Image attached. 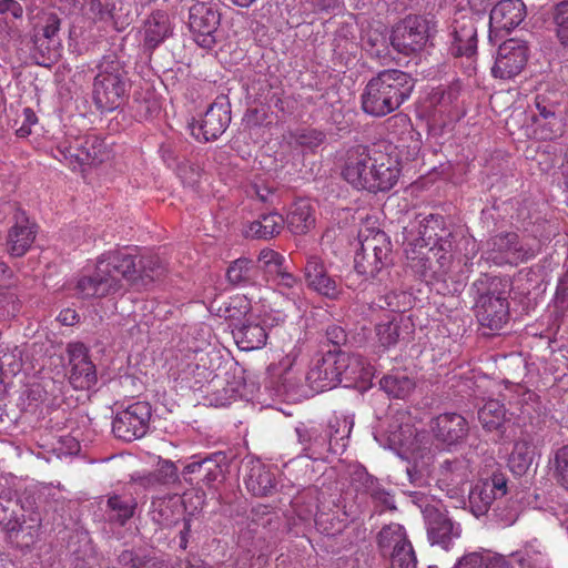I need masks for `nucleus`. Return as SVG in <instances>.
I'll use <instances>...</instances> for the list:
<instances>
[{
    "mask_svg": "<svg viewBox=\"0 0 568 568\" xmlns=\"http://www.w3.org/2000/svg\"><path fill=\"white\" fill-rule=\"evenodd\" d=\"M476 317L481 326L500 329L508 321L509 304L507 297L494 293L483 294L475 305Z\"/></svg>",
    "mask_w": 568,
    "mask_h": 568,
    "instance_id": "nucleus-19",
    "label": "nucleus"
},
{
    "mask_svg": "<svg viewBox=\"0 0 568 568\" xmlns=\"http://www.w3.org/2000/svg\"><path fill=\"white\" fill-rule=\"evenodd\" d=\"M381 388L395 398L407 397L415 388V382L404 372H394L382 377Z\"/></svg>",
    "mask_w": 568,
    "mask_h": 568,
    "instance_id": "nucleus-39",
    "label": "nucleus"
},
{
    "mask_svg": "<svg viewBox=\"0 0 568 568\" xmlns=\"http://www.w3.org/2000/svg\"><path fill=\"white\" fill-rule=\"evenodd\" d=\"M220 473H221V469H220L219 465L211 458H205V467H203L202 480L209 485V484L213 483L214 480H216Z\"/></svg>",
    "mask_w": 568,
    "mask_h": 568,
    "instance_id": "nucleus-62",
    "label": "nucleus"
},
{
    "mask_svg": "<svg viewBox=\"0 0 568 568\" xmlns=\"http://www.w3.org/2000/svg\"><path fill=\"white\" fill-rule=\"evenodd\" d=\"M525 16V4L521 0H503L490 11V32H509L523 22Z\"/></svg>",
    "mask_w": 568,
    "mask_h": 568,
    "instance_id": "nucleus-22",
    "label": "nucleus"
},
{
    "mask_svg": "<svg viewBox=\"0 0 568 568\" xmlns=\"http://www.w3.org/2000/svg\"><path fill=\"white\" fill-rule=\"evenodd\" d=\"M307 286L318 294L337 298L341 294V286L335 278L327 274L322 258L317 255H308L304 267Z\"/></svg>",
    "mask_w": 568,
    "mask_h": 568,
    "instance_id": "nucleus-20",
    "label": "nucleus"
},
{
    "mask_svg": "<svg viewBox=\"0 0 568 568\" xmlns=\"http://www.w3.org/2000/svg\"><path fill=\"white\" fill-rule=\"evenodd\" d=\"M430 429L437 440L453 445L465 438L468 433V424L462 415L446 413L430 422Z\"/></svg>",
    "mask_w": 568,
    "mask_h": 568,
    "instance_id": "nucleus-24",
    "label": "nucleus"
},
{
    "mask_svg": "<svg viewBox=\"0 0 568 568\" xmlns=\"http://www.w3.org/2000/svg\"><path fill=\"white\" fill-rule=\"evenodd\" d=\"M400 173L396 156L364 146L347 151L342 176L352 186L369 192H385L398 181Z\"/></svg>",
    "mask_w": 568,
    "mask_h": 568,
    "instance_id": "nucleus-2",
    "label": "nucleus"
},
{
    "mask_svg": "<svg viewBox=\"0 0 568 568\" xmlns=\"http://www.w3.org/2000/svg\"><path fill=\"white\" fill-rule=\"evenodd\" d=\"M554 465L558 481L568 490V445L556 450Z\"/></svg>",
    "mask_w": 568,
    "mask_h": 568,
    "instance_id": "nucleus-52",
    "label": "nucleus"
},
{
    "mask_svg": "<svg viewBox=\"0 0 568 568\" xmlns=\"http://www.w3.org/2000/svg\"><path fill=\"white\" fill-rule=\"evenodd\" d=\"M106 506L109 519L124 525L133 516L136 503L131 497L113 495L108 498Z\"/></svg>",
    "mask_w": 568,
    "mask_h": 568,
    "instance_id": "nucleus-42",
    "label": "nucleus"
},
{
    "mask_svg": "<svg viewBox=\"0 0 568 568\" xmlns=\"http://www.w3.org/2000/svg\"><path fill=\"white\" fill-rule=\"evenodd\" d=\"M70 353V383L77 389H89L97 383L95 366L89 359L81 344L72 345Z\"/></svg>",
    "mask_w": 568,
    "mask_h": 568,
    "instance_id": "nucleus-23",
    "label": "nucleus"
},
{
    "mask_svg": "<svg viewBox=\"0 0 568 568\" xmlns=\"http://www.w3.org/2000/svg\"><path fill=\"white\" fill-rule=\"evenodd\" d=\"M353 426L354 418L351 415L335 414L329 419L326 432L333 448V454L338 455L345 450Z\"/></svg>",
    "mask_w": 568,
    "mask_h": 568,
    "instance_id": "nucleus-33",
    "label": "nucleus"
},
{
    "mask_svg": "<svg viewBox=\"0 0 568 568\" xmlns=\"http://www.w3.org/2000/svg\"><path fill=\"white\" fill-rule=\"evenodd\" d=\"M22 367V349L14 347L12 351L3 353L0 357V369L7 374L16 375Z\"/></svg>",
    "mask_w": 568,
    "mask_h": 568,
    "instance_id": "nucleus-54",
    "label": "nucleus"
},
{
    "mask_svg": "<svg viewBox=\"0 0 568 568\" xmlns=\"http://www.w3.org/2000/svg\"><path fill=\"white\" fill-rule=\"evenodd\" d=\"M83 13L93 21H105L110 18V11L106 10L100 0H84Z\"/></svg>",
    "mask_w": 568,
    "mask_h": 568,
    "instance_id": "nucleus-55",
    "label": "nucleus"
},
{
    "mask_svg": "<svg viewBox=\"0 0 568 568\" xmlns=\"http://www.w3.org/2000/svg\"><path fill=\"white\" fill-rule=\"evenodd\" d=\"M14 219L8 232L7 250L12 256H22L34 242L37 230L24 213H18Z\"/></svg>",
    "mask_w": 568,
    "mask_h": 568,
    "instance_id": "nucleus-26",
    "label": "nucleus"
},
{
    "mask_svg": "<svg viewBox=\"0 0 568 568\" xmlns=\"http://www.w3.org/2000/svg\"><path fill=\"white\" fill-rule=\"evenodd\" d=\"M478 419L484 429L496 432L501 437L505 434L506 425L510 422V416L504 404L497 399H489L479 409Z\"/></svg>",
    "mask_w": 568,
    "mask_h": 568,
    "instance_id": "nucleus-30",
    "label": "nucleus"
},
{
    "mask_svg": "<svg viewBox=\"0 0 568 568\" xmlns=\"http://www.w3.org/2000/svg\"><path fill=\"white\" fill-rule=\"evenodd\" d=\"M536 447L527 435L517 439L508 458V467L516 476L526 475L536 458Z\"/></svg>",
    "mask_w": 568,
    "mask_h": 568,
    "instance_id": "nucleus-28",
    "label": "nucleus"
},
{
    "mask_svg": "<svg viewBox=\"0 0 568 568\" xmlns=\"http://www.w3.org/2000/svg\"><path fill=\"white\" fill-rule=\"evenodd\" d=\"M404 328H408V325L404 324V317L399 314L378 323L376 325V336L379 345L385 349L395 346L404 337Z\"/></svg>",
    "mask_w": 568,
    "mask_h": 568,
    "instance_id": "nucleus-36",
    "label": "nucleus"
},
{
    "mask_svg": "<svg viewBox=\"0 0 568 568\" xmlns=\"http://www.w3.org/2000/svg\"><path fill=\"white\" fill-rule=\"evenodd\" d=\"M361 237V251H364L372 256L374 261H381L386 266L389 263L390 243L387 235L382 231H375L371 235L364 236L362 233Z\"/></svg>",
    "mask_w": 568,
    "mask_h": 568,
    "instance_id": "nucleus-38",
    "label": "nucleus"
},
{
    "mask_svg": "<svg viewBox=\"0 0 568 568\" xmlns=\"http://www.w3.org/2000/svg\"><path fill=\"white\" fill-rule=\"evenodd\" d=\"M136 254L128 250L102 254L92 270L85 268L74 283L81 298H101L119 292L138 272Z\"/></svg>",
    "mask_w": 568,
    "mask_h": 568,
    "instance_id": "nucleus-3",
    "label": "nucleus"
},
{
    "mask_svg": "<svg viewBox=\"0 0 568 568\" xmlns=\"http://www.w3.org/2000/svg\"><path fill=\"white\" fill-rule=\"evenodd\" d=\"M429 40V27L425 19L407 17L392 31L390 44L398 53L410 55L423 51Z\"/></svg>",
    "mask_w": 568,
    "mask_h": 568,
    "instance_id": "nucleus-11",
    "label": "nucleus"
},
{
    "mask_svg": "<svg viewBox=\"0 0 568 568\" xmlns=\"http://www.w3.org/2000/svg\"><path fill=\"white\" fill-rule=\"evenodd\" d=\"M270 280H272L280 288H293L297 281L296 278L285 271V267L280 272V274L273 275Z\"/></svg>",
    "mask_w": 568,
    "mask_h": 568,
    "instance_id": "nucleus-61",
    "label": "nucleus"
},
{
    "mask_svg": "<svg viewBox=\"0 0 568 568\" xmlns=\"http://www.w3.org/2000/svg\"><path fill=\"white\" fill-rule=\"evenodd\" d=\"M336 358L341 372V384L344 383L346 387L371 378L372 367L361 355L337 352Z\"/></svg>",
    "mask_w": 568,
    "mask_h": 568,
    "instance_id": "nucleus-27",
    "label": "nucleus"
},
{
    "mask_svg": "<svg viewBox=\"0 0 568 568\" xmlns=\"http://www.w3.org/2000/svg\"><path fill=\"white\" fill-rule=\"evenodd\" d=\"M388 447L412 463L406 471L413 484L422 485L423 476L432 459L429 436L417 430L407 412H397L387 429Z\"/></svg>",
    "mask_w": 568,
    "mask_h": 568,
    "instance_id": "nucleus-4",
    "label": "nucleus"
},
{
    "mask_svg": "<svg viewBox=\"0 0 568 568\" xmlns=\"http://www.w3.org/2000/svg\"><path fill=\"white\" fill-rule=\"evenodd\" d=\"M406 531L399 524L385 526L378 534V545L383 550H397L402 546L409 545Z\"/></svg>",
    "mask_w": 568,
    "mask_h": 568,
    "instance_id": "nucleus-45",
    "label": "nucleus"
},
{
    "mask_svg": "<svg viewBox=\"0 0 568 568\" xmlns=\"http://www.w3.org/2000/svg\"><path fill=\"white\" fill-rule=\"evenodd\" d=\"M230 122V105L222 100L212 103L199 120H193L189 124V128L197 141L209 142L223 134Z\"/></svg>",
    "mask_w": 568,
    "mask_h": 568,
    "instance_id": "nucleus-15",
    "label": "nucleus"
},
{
    "mask_svg": "<svg viewBox=\"0 0 568 568\" xmlns=\"http://www.w3.org/2000/svg\"><path fill=\"white\" fill-rule=\"evenodd\" d=\"M152 519L161 526H171L175 523L174 510L170 501L158 500L152 503Z\"/></svg>",
    "mask_w": 568,
    "mask_h": 568,
    "instance_id": "nucleus-53",
    "label": "nucleus"
},
{
    "mask_svg": "<svg viewBox=\"0 0 568 568\" xmlns=\"http://www.w3.org/2000/svg\"><path fill=\"white\" fill-rule=\"evenodd\" d=\"M93 82V101L101 111H113L124 101L126 94L125 71L114 57H103L98 64Z\"/></svg>",
    "mask_w": 568,
    "mask_h": 568,
    "instance_id": "nucleus-8",
    "label": "nucleus"
},
{
    "mask_svg": "<svg viewBox=\"0 0 568 568\" xmlns=\"http://www.w3.org/2000/svg\"><path fill=\"white\" fill-rule=\"evenodd\" d=\"M528 57L529 49L525 41L508 39L498 48L491 73L495 78L504 80L513 79L524 70Z\"/></svg>",
    "mask_w": 568,
    "mask_h": 568,
    "instance_id": "nucleus-14",
    "label": "nucleus"
},
{
    "mask_svg": "<svg viewBox=\"0 0 568 568\" xmlns=\"http://www.w3.org/2000/svg\"><path fill=\"white\" fill-rule=\"evenodd\" d=\"M536 106L539 111L535 120V134L541 140H552L562 134V122L556 116L552 106L542 105L537 98Z\"/></svg>",
    "mask_w": 568,
    "mask_h": 568,
    "instance_id": "nucleus-34",
    "label": "nucleus"
},
{
    "mask_svg": "<svg viewBox=\"0 0 568 568\" xmlns=\"http://www.w3.org/2000/svg\"><path fill=\"white\" fill-rule=\"evenodd\" d=\"M335 510L325 511L324 507L317 506V511L315 513V525L317 529L328 536L341 532L346 525V513L343 511V517H341L338 507L335 506Z\"/></svg>",
    "mask_w": 568,
    "mask_h": 568,
    "instance_id": "nucleus-40",
    "label": "nucleus"
},
{
    "mask_svg": "<svg viewBox=\"0 0 568 568\" xmlns=\"http://www.w3.org/2000/svg\"><path fill=\"white\" fill-rule=\"evenodd\" d=\"M158 477L164 483L175 481L178 479L175 465L169 460L163 462L158 469Z\"/></svg>",
    "mask_w": 568,
    "mask_h": 568,
    "instance_id": "nucleus-60",
    "label": "nucleus"
},
{
    "mask_svg": "<svg viewBox=\"0 0 568 568\" xmlns=\"http://www.w3.org/2000/svg\"><path fill=\"white\" fill-rule=\"evenodd\" d=\"M507 493V479L501 473L477 481L469 491V505L476 517L485 515L494 500Z\"/></svg>",
    "mask_w": 568,
    "mask_h": 568,
    "instance_id": "nucleus-18",
    "label": "nucleus"
},
{
    "mask_svg": "<svg viewBox=\"0 0 568 568\" xmlns=\"http://www.w3.org/2000/svg\"><path fill=\"white\" fill-rule=\"evenodd\" d=\"M106 156V145L104 141L92 134L77 140L75 145H59L54 158L72 170L82 165H95L101 163Z\"/></svg>",
    "mask_w": 568,
    "mask_h": 568,
    "instance_id": "nucleus-10",
    "label": "nucleus"
},
{
    "mask_svg": "<svg viewBox=\"0 0 568 568\" xmlns=\"http://www.w3.org/2000/svg\"><path fill=\"white\" fill-rule=\"evenodd\" d=\"M173 32L170 17L164 11L152 12L140 29L142 45L153 50L164 42Z\"/></svg>",
    "mask_w": 568,
    "mask_h": 568,
    "instance_id": "nucleus-25",
    "label": "nucleus"
},
{
    "mask_svg": "<svg viewBox=\"0 0 568 568\" xmlns=\"http://www.w3.org/2000/svg\"><path fill=\"white\" fill-rule=\"evenodd\" d=\"M477 49V32L470 19L457 23L453 30L452 52L458 57L471 58Z\"/></svg>",
    "mask_w": 568,
    "mask_h": 568,
    "instance_id": "nucleus-32",
    "label": "nucleus"
},
{
    "mask_svg": "<svg viewBox=\"0 0 568 568\" xmlns=\"http://www.w3.org/2000/svg\"><path fill=\"white\" fill-rule=\"evenodd\" d=\"M358 477L364 480V490L371 495L374 501L382 505L384 509H395L393 496L384 488H381L372 476L361 471Z\"/></svg>",
    "mask_w": 568,
    "mask_h": 568,
    "instance_id": "nucleus-46",
    "label": "nucleus"
},
{
    "mask_svg": "<svg viewBox=\"0 0 568 568\" xmlns=\"http://www.w3.org/2000/svg\"><path fill=\"white\" fill-rule=\"evenodd\" d=\"M414 89L413 78L399 70H384L372 78L362 94V108L373 116H385L398 109Z\"/></svg>",
    "mask_w": 568,
    "mask_h": 568,
    "instance_id": "nucleus-5",
    "label": "nucleus"
},
{
    "mask_svg": "<svg viewBox=\"0 0 568 568\" xmlns=\"http://www.w3.org/2000/svg\"><path fill=\"white\" fill-rule=\"evenodd\" d=\"M374 256L367 255L364 251H358L355 255V270L358 274L375 277L386 266L381 261H374Z\"/></svg>",
    "mask_w": 568,
    "mask_h": 568,
    "instance_id": "nucleus-49",
    "label": "nucleus"
},
{
    "mask_svg": "<svg viewBox=\"0 0 568 568\" xmlns=\"http://www.w3.org/2000/svg\"><path fill=\"white\" fill-rule=\"evenodd\" d=\"M227 312L233 325V338L239 348L246 352L264 347L268 327L283 323L286 317L282 312L275 311L272 314L265 313L262 320H257L245 296L232 298Z\"/></svg>",
    "mask_w": 568,
    "mask_h": 568,
    "instance_id": "nucleus-6",
    "label": "nucleus"
},
{
    "mask_svg": "<svg viewBox=\"0 0 568 568\" xmlns=\"http://www.w3.org/2000/svg\"><path fill=\"white\" fill-rule=\"evenodd\" d=\"M281 379L286 392L300 388L305 381L310 388L316 393L332 389L341 384V372L336 358V352H328L303 375L295 367V358L291 355L284 357L281 363Z\"/></svg>",
    "mask_w": 568,
    "mask_h": 568,
    "instance_id": "nucleus-7",
    "label": "nucleus"
},
{
    "mask_svg": "<svg viewBox=\"0 0 568 568\" xmlns=\"http://www.w3.org/2000/svg\"><path fill=\"white\" fill-rule=\"evenodd\" d=\"M284 262L285 258L283 255L271 248H264L258 254L257 267L262 270L267 280H270L273 275L280 274L284 268Z\"/></svg>",
    "mask_w": 568,
    "mask_h": 568,
    "instance_id": "nucleus-47",
    "label": "nucleus"
},
{
    "mask_svg": "<svg viewBox=\"0 0 568 568\" xmlns=\"http://www.w3.org/2000/svg\"><path fill=\"white\" fill-rule=\"evenodd\" d=\"M315 210L306 199L295 201L286 217L287 227L294 234H305L315 225Z\"/></svg>",
    "mask_w": 568,
    "mask_h": 568,
    "instance_id": "nucleus-31",
    "label": "nucleus"
},
{
    "mask_svg": "<svg viewBox=\"0 0 568 568\" xmlns=\"http://www.w3.org/2000/svg\"><path fill=\"white\" fill-rule=\"evenodd\" d=\"M423 514L427 537L432 545H439L447 550L450 542L460 537L459 524L454 523L446 510L435 505H426Z\"/></svg>",
    "mask_w": 568,
    "mask_h": 568,
    "instance_id": "nucleus-17",
    "label": "nucleus"
},
{
    "mask_svg": "<svg viewBox=\"0 0 568 568\" xmlns=\"http://www.w3.org/2000/svg\"><path fill=\"white\" fill-rule=\"evenodd\" d=\"M556 34L564 47H568V0L557 3L554 12Z\"/></svg>",
    "mask_w": 568,
    "mask_h": 568,
    "instance_id": "nucleus-50",
    "label": "nucleus"
},
{
    "mask_svg": "<svg viewBox=\"0 0 568 568\" xmlns=\"http://www.w3.org/2000/svg\"><path fill=\"white\" fill-rule=\"evenodd\" d=\"M248 491L255 496H267L275 488L273 473L260 460H252L244 479Z\"/></svg>",
    "mask_w": 568,
    "mask_h": 568,
    "instance_id": "nucleus-29",
    "label": "nucleus"
},
{
    "mask_svg": "<svg viewBox=\"0 0 568 568\" xmlns=\"http://www.w3.org/2000/svg\"><path fill=\"white\" fill-rule=\"evenodd\" d=\"M483 254L486 260L497 265L518 264L534 255L523 246L516 233H500L495 235L486 242Z\"/></svg>",
    "mask_w": 568,
    "mask_h": 568,
    "instance_id": "nucleus-16",
    "label": "nucleus"
},
{
    "mask_svg": "<svg viewBox=\"0 0 568 568\" xmlns=\"http://www.w3.org/2000/svg\"><path fill=\"white\" fill-rule=\"evenodd\" d=\"M442 219L430 215L418 229V237L407 239L409 265L423 276L449 277L459 282L470 272L478 247L475 239L456 236L440 227Z\"/></svg>",
    "mask_w": 568,
    "mask_h": 568,
    "instance_id": "nucleus-1",
    "label": "nucleus"
},
{
    "mask_svg": "<svg viewBox=\"0 0 568 568\" xmlns=\"http://www.w3.org/2000/svg\"><path fill=\"white\" fill-rule=\"evenodd\" d=\"M417 560L412 544L390 552L392 568H416Z\"/></svg>",
    "mask_w": 568,
    "mask_h": 568,
    "instance_id": "nucleus-51",
    "label": "nucleus"
},
{
    "mask_svg": "<svg viewBox=\"0 0 568 568\" xmlns=\"http://www.w3.org/2000/svg\"><path fill=\"white\" fill-rule=\"evenodd\" d=\"M128 560L132 561V568H172L164 560H159L156 558L148 559L146 561H141L139 558H132V554L125 551L121 555V561L126 562Z\"/></svg>",
    "mask_w": 568,
    "mask_h": 568,
    "instance_id": "nucleus-57",
    "label": "nucleus"
},
{
    "mask_svg": "<svg viewBox=\"0 0 568 568\" xmlns=\"http://www.w3.org/2000/svg\"><path fill=\"white\" fill-rule=\"evenodd\" d=\"M295 432L306 457L316 460L324 458L326 453H333L327 432L321 426L300 423Z\"/></svg>",
    "mask_w": 568,
    "mask_h": 568,
    "instance_id": "nucleus-21",
    "label": "nucleus"
},
{
    "mask_svg": "<svg viewBox=\"0 0 568 568\" xmlns=\"http://www.w3.org/2000/svg\"><path fill=\"white\" fill-rule=\"evenodd\" d=\"M453 568H509V565L504 556L481 549L465 554Z\"/></svg>",
    "mask_w": 568,
    "mask_h": 568,
    "instance_id": "nucleus-35",
    "label": "nucleus"
},
{
    "mask_svg": "<svg viewBox=\"0 0 568 568\" xmlns=\"http://www.w3.org/2000/svg\"><path fill=\"white\" fill-rule=\"evenodd\" d=\"M58 320L63 325L71 326L78 322V314L74 310L65 308L60 312Z\"/></svg>",
    "mask_w": 568,
    "mask_h": 568,
    "instance_id": "nucleus-63",
    "label": "nucleus"
},
{
    "mask_svg": "<svg viewBox=\"0 0 568 568\" xmlns=\"http://www.w3.org/2000/svg\"><path fill=\"white\" fill-rule=\"evenodd\" d=\"M255 275L253 262L245 257H240L232 262L226 271L227 281L235 286L250 284Z\"/></svg>",
    "mask_w": 568,
    "mask_h": 568,
    "instance_id": "nucleus-44",
    "label": "nucleus"
},
{
    "mask_svg": "<svg viewBox=\"0 0 568 568\" xmlns=\"http://www.w3.org/2000/svg\"><path fill=\"white\" fill-rule=\"evenodd\" d=\"M12 272L4 263H0V290L9 287L12 284Z\"/></svg>",
    "mask_w": 568,
    "mask_h": 568,
    "instance_id": "nucleus-64",
    "label": "nucleus"
},
{
    "mask_svg": "<svg viewBox=\"0 0 568 568\" xmlns=\"http://www.w3.org/2000/svg\"><path fill=\"white\" fill-rule=\"evenodd\" d=\"M151 418V406L145 402H136L119 412L112 423L115 437L131 442L143 437Z\"/></svg>",
    "mask_w": 568,
    "mask_h": 568,
    "instance_id": "nucleus-13",
    "label": "nucleus"
},
{
    "mask_svg": "<svg viewBox=\"0 0 568 568\" xmlns=\"http://www.w3.org/2000/svg\"><path fill=\"white\" fill-rule=\"evenodd\" d=\"M221 14L211 2H195L189 8L187 26L194 41L204 49H212L217 40Z\"/></svg>",
    "mask_w": 568,
    "mask_h": 568,
    "instance_id": "nucleus-9",
    "label": "nucleus"
},
{
    "mask_svg": "<svg viewBox=\"0 0 568 568\" xmlns=\"http://www.w3.org/2000/svg\"><path fill=\"white\" fill-rule=\"evenodd\" d=\"M521 568H544L547 556L542 546L535 539L527 542L523 549L513 554Z\"/></svg>",
    "mask_w": 568,
    "mask_h": 568,
    "instance_id": "nucleus-41",
    "label": "nucleus"
},
{
    "mask_svg": "<svg viewBox=\"0 0 568 568\" xmlns=\"http://www.w3.org/2000/svg\"><path fill=\"white\" fill-rule=\"evenodd\" d=\"M466 479V465L463 460H446L442 464L439 480L457 486Z\"/></svg>",
    "mask_w": 568,
    "mask_h": 568,
    "instance_id": "nucleus-48",
    "label": "nucleus"
},
{
    "mask_svg": "<svg viewBox=\"0 0 568 568\" xmlns=\"http://www.w3.org/2000/svg\"><path fill=\"white\" fill-rule=\"evenodd\" d=\"M32 42L42 57L55 54L61 29V14L53 8L42 9L31 18Z\"/></svg>",
    "mask_w": 568,
    "mask_h": 568,
    "instance_id": "nucleus-12",
    "label": "nucleus"
},
{
    "mask_svg": "<svg viewBox=\"0 0 568 568\" xmlns=\"http://www.w3.org/2000/svg\"><path fill=\"white\" fill-rule=\"evenodd\" d=\"M324 133L317 130H301L295 134V141L297 144L305 148H316L324 141Z\"/></svg>",
    "mask_w": 568,
    "mask_h": 568,
    "instance_id": "nucleus-56",
    "label": "nucleus"
},
{
    "mask_svg": "<svg viewBox=\"0 0 568 568\" xmlns=\"http://www.w3.org/2000/svg\"><path fill=\"white\" fill-rule=\"evenodd\" d=\"M556 303L561 310L568 308V272L558 282Z\"/></svg>",
    "mask_w": 568,
    "mask_h": 568,
    "instance_id": "nucleus-59",
    "label": "nucleus"
},
{
    "mask_svg": "<svg viewBox=\"0 0 568 568\" xmlns=\"http://www.w3.org/2000/svg\"><path fill=\"white\" fill-rule=\"evenodd\" d=\"M285 220L276 212L262 215L258 220L252 222L245 233L247 236L257 239H268L278 235L284 227Z\"/></svg>",
    "mask_w": 568,
    "mask_h": 568,
    "instance_id": "nucleus-37",
    "label": "nucleus"
},
{
    "mask_svg": "<svg viewBox=\"0 0 568 568\" xmlns=\"http://www.w3.org/2000/svg\"><path fill=\"white\" fill-rule=\"evenodd\" d=\"M196 352L190 353L178 366L179 376L182 381L190 382L194 379L193 386L201 384L203 379H206L211 375V372L204 365H201L196 361Z\"/></svg>",
    "mask_w": 568,
    "mask_h": 568,
    "instance_id": "nucleus-43",
    "label": "nucleus"
},
{
    "mask_svg": "<svg viewBox=\"0 0 568 568\" xmlns=\"http://www.w3.org/2000/svg\"><path fill=\"white\" fill-rule=\"evenodd\" d=\"M20 118L22 122L16 132L20 138H26L31 133V126L38 122V118L30 108H24Z\"/></svg>",
    "mask_w": 568,
    "mask_h": 568,
    "instance_id": "nucleus-58",
    "label": "nucleus"
}]
</instances>
